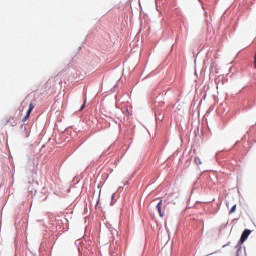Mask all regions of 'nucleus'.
Masks as SVG:
<instances>
[{
    "label": "nucleus",
    "instance_id": "nucleus-1",
    "mask_svg": "<svg viewBox=\"0 0 256 256\" xmlns=\"http://www.w3.org/2000/svg\"><path fill=\"white\" fill-rule=\"evenodd\" d=\"M33 109H35V104H33V102H31L29 104V109L27 110L26 115L22 119V123H25L27 121V119H29V116L33 112Z\"/></svg>",
    "mask_w": 256,
    "mask_h": 256
},
{
    "label": "nucleus",
    "instance_id": "nucleus-2",
    "mask_svg": "<svg viewBox=\"0 0 256 256\" xmlns=\"http://www.w3.org/2000/svg\"><path fill=\"white\" fill-rule=\"evenodd\" d=\"M251 235V230L245 229L241 235L240 243H245L247 241V238Z\"/></svg>",
    "mask_w": 256,
    "mask_h": 256
},
{
    "label": "nucleus",
    "instance_id": "nucleus-3",
    "mask_svg": "<svg viewBox=\"0 0 256 256\" xmlns=\"http://www.w3.org/2000/svg\"><path fill=\"white\" fill-rule=\"evenodd\" d=\"M161 207H163V200H160L156 206V209L160 215V217H163V213L161 212Z\"/></svg>",
    "mask_w": 256,
    "mask_h": 256
},
{
    "label": "nucleus",
    "instance_id": "nucleus-4",
    "mask_svg": "<svg viewBox=\"0 0 256 256\" xmlns=\"http://www.w3.org/2000/svg\"><path fill=\"white\" fill-rule=\"evenodd\" d=\"M194 162L196 165H203V162L201 161V158L199 156H196L194 158Z\"/></svg>",
    "mask_w": 256,
    "mask_h": 256
},
{
    "label": "nucleus",
    "instance_id": "nucleus-5",
    "mask_svg": "<svg viewBox=\"0 0 256 256\" xmlns=\"http://www.w3.org/2000/svg\"><path fill=\"white\" fill-rule=\"evenodd\" d=\"M236 209H237V205L235 204L231 209H230V214L231 213H235V211H236Z\"/></svg>",
    "mask_w": 256,
    "mask_h": 256
},
{
    "label": "nucleus",
    "instance_id": "nucleus-6",
    "mask_svg": "<svg viewBox=\"0 0 256 256\" xmlns=\"http://www.w3.org/2000/svg\"><path fill=\"white\" fill-rule=\"evenodd\" d=\"M87 103V99L84 100V103L82 104L80 111H83V109H85V105Z\"/></svg>",
    "mask_w": 256,
    "mask_h": 256
},
{
    "label": "nucleus",
    "instance_id": "nucleus-7",
    "mask_svg": "<svg viewBox=\"0 0 256 256\" xmlns=\"http://www.w3.org/2000/svg\"><path fill=\"white\" fill-rule=\"evenodd\" d=\"M110 254L112 256H117L119 254V250H116V252L111 251Z\"/></svg>",
    "mask_w": 256,
    "mask_h": 256
}]
</instances>
